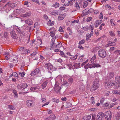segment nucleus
Segmentation results:
<instances>
[{"instance_id": "8fccbe9b", "label": "nucleus", "mask_w": 120, "mask_h": 120, "mask_svg": "<svg viewBox=\"0 0 120 120\" xmlns=\"http://www.w3.org/2000/svg\"><path fill=\"white\" fill-rule=\"evenodd\" d=\"M49 34L51 37L53 38H56V37H55V34L53 32H50Z\"/></svg>"}, {"instance_id": "f03ea898", "label": "nucleus", "mask_w": 120, "mask_h": 120, "mask_svg": "<svg viewBox=\"0 0 120 120\" xmlns=\"http://www.w3.org/2000/svg\"><path fill=\"white\" fill-rule=\"evenodd\" d=\"M98 54L99 56L104 58L106 56V53L105 50L103 49H100L98 52Z\"/></svg>"}, {"instance_id": "774afa93", "label": "nucleus", "mask_w": 120, "mask_h": 120, "mask_svg": "<svg viewBox=\"0 0 120 120\" xmlns=\"http://www.w3.org/2000/svg\"><path fill=\"white\" fill-rule=\"evenodd\" d=\"M114 52L116 53L119 54L120 55V50H118L115 51Z\"/></svg>"}, {"instance_id": "0eeeda50", "label": "nucleus", "mask_w": 120, "mask_h": 120, "mask_svg": "<svg viewBox=\"0 0 120 120\" xmlns=\"http://www.w3.org/2000/svg\"><path fill=\"white\" fill-rule=\"evenodd\" d=\"M104 114L102 112L98 113V120H103L104 119Z\"/></svg>"}, {"instance_id": "09e8293b", "label": "nucleus", "mask_w": 120, "mask_h": 120, "mask_svg": "<svg viewBox=\"0 0 120 120\" xmlns=\"http://www.w3.org/2000/svg\"><path fill=\"white\" fill-rule=\"evenodd\" d=\"M85 60V59L79 57V61L82 62Z\"/></svg>"}, {"instance_id": "9b49d317", "label": "nucleus", "mask_w": 120, "mask_h": 120, "mask_svg": "<svg viewBox=\"0 0 120 120\" xmlns=\"http://www.w3.org/2000/svg\"><path fill=\"white\" fill-rule=\"evenodd\" d=\"M88 66L90 68H95L96 67H97V65L95 64H88Z\"/></svg>"}, {"instance_id": "2f4dec72", "label": "nucleus", "mask_w": 120, "mask_h": 120, "mask_svg": "<svg viewBox=\"0 0 120 120\" xmlns=\"http://www.w3.org/2000/svg\"><path fill=\"white\" fill-rule=\"evenodd\" d=\"M30 52V50L28 49H26L25 50V51H24L23 53H22V54H24L25 55L27 53H29Z\"/></svg>"}, {"instance_id": "de8ad7c7", "label": "nucleus", "mask_w": 120, "mask_h": 120, "mask_svg": "<svg viewBox=\"0 0 120 120\" xmlns=\"http://www.w3.org/2000/svg\"><path fill=\"white\" fill-rule=\"evenodd\" d=\"M37 54V52H34L32 53L30 55V56H35Z\"/></svg>"}, {"instance_id": "5fc2aeb1", "label": "nucleus", "mask_w": 120, "mask_h": 120, "mask_svg": "<svg viewBox=\"0 0 120 120\" xmlns=\"http://www.w3.org/2000/svg\"><path fill=\"white\" fill-rule=\"evenodd\" d=\"M50 102L49 101L47 102H46L44 104H43L42 105V107H43L45 106L48 105L49 104V103H50Z\"/></svg>"}, {"instance_id": "0e129e2a", "label": "nucleus", "mask_w": 120, "mask_h": 120, "mask_svg": "<svg viewBox=\"0 0 120 120\" xmlns=\"http://www.w3.org/2000/svg\"><path fill=\"white\" fill-rule=\"evenodd\" d=\"M59 31L60 32H64L63 30L62 27L60 26L59 28Z\"/></svg>"}, {"instance_id": "338daca9", "label": "nucleus", "mask_w": 120, "mask_h": 120, "mask_svg": "<svg viewBox=\"0 0 120 120\" xmlns=\"http://www.w3.org/2000/svg\"><path fill=\"white\" fill-rule=\"evenodd\" d=\"M16 31L19 34H21V30L18 28H16Z\"/></svg>"}, {"instance_id": "c85d7f7f", "label": "nucleus", "mask_w": 120, "mask_h": 120, "mask_svg": "<svg viewBox=\"0 0 120 120\" xmlns=\"http://www.w3.org/2000/svg\"><path fill=\"white\" fill-rule=\"evenodd\" d=\"M52 101L53 102H56V103H58L59 101V99L56 98H52Z\"/></svg>"}, {"instance_id": "4be33fe9", "label": "nucleus", "mask_w": 120, "mask_h": 120, "mask_svg": "<svg viewBox=\"0 0 120 120\" xmlns=\"http://www.w3.org/2000/svg\"><path fill=\"white\" fill-rule=\"evenodd\" d=\"M82 13L84 16L88 14V9H86L82 11Z\"/></svg>"}, {"instance_id": "bb28decb", "label": "nucleus", "mask_w": 120, "mask_h": 120, "mask_svg": "<svg viewBox=\"0 0 120 120\" xmlns=\"http://www.w3.org/2000/svg\"><path fill=\"white\" fill-rule=\"evenodd\" d=\"M49 117L50 120H54L56 118V116L54 115H50Z\"/></svg>"}, {"instance_id": "2eb2a0df", "label": "nucleus", "mask_w": 120, "mask_h": 120, "mask_svg": "<svg viewBox=\"0 0 120 120\" xmlns=\"http://www.w3.org/2000/svg\"><path fill=\"white\" fill-rule=\"evenodd\" d=\"M52 66L50 64H47L46 65L45 68L48 70H51L52 69Z\"/></svg>"}, {"instance_id": "5701e85b", "label": "nucleus", "mask_w": 120, "mask_h": 120, "mask_svg": "<svg viewBox=\"0 0 120 120\" xmlns=\"http://www.w3.org/2000/svg\"><path fill=\"white\" fill-rule=\"evenodd\" d=\"M48 82L47 81H46L42 84V88L44 89L46 87Z\"/></svg>"}, {"instance_id": "37998d69", "label": "nucleus", "mask_w": 120, "mask_h": 120, "mask_svg": "<svg viewBox=\"0 0 120 120\" xmlns=\"http://www.w3.org/2000/svg\"><path fill=\"white\" fill-rule=\"evenodd\" d=\"M91 36L89 34H87L86 35V40L87 41L91 37Z\"/></svg>"}, {"instance_id": "7ed1b4c3", "label": "nucleus", "mask_w": 120, "mask_h": 120, "mask_svg": "<svg viewBox=\"0 0 120 120\" xmlns=\"http://www.w3.org/2000/svg\"><path fill=\"white\" fill-rule=\"evenodd\" d=\"M112 114L110 111H108L105 114V117L107 120H110L112 117Z\"/></svg>"}, {"instance_id": "b1692460", "label": "nucleus", "mask_w": 120, "mask_h": 120, "mask_svg": "<svg viewBox=\"0 0 120 120\" xmlns=\"http://www.w3.org/2000/svg\"><path fill=\"white\" fill-rule=\"evenodd\" d=\"M114 76V73L113 72H110L108 75V78L111 79Z\"/></svg>"}, {"instance_id": "4468645a", "label": "nucleus", "mask_w": 120, "mask_h": 120, "mask_svg": "<svg viewBox=\"0 0 120 120\" xmlns=\"http://www.w3.org/2000/svg\"><path fill=\"white\" fill-rule=\"evenodd\" d=\"M97 80H96V81H94V83L93 84V86L94 88L93 90H96L98 88V86H97Z\"/></svg>"}, {"instance_id": "e2e57ef3", "label": "nucleus", "mask_w": 120, "mask_h": 120, "mask_svg": "<svg viewBox=\"0 0 120 120\" xmlns=\"http://www.w3.org/2000/svg\"><path fill=\"white\" fill-rule=\"evenodd\" d=\"M37 89V87H31L30 89V90L31 91H34Z\"/></svg>"}, {"instance_id": "69168bd1", "label": "nucleus", "mask_w": 120, "mask_h": 120, "mask_svg": "<svg viewBox=\"0 0 120 120\" xmlns=\"http://www.w3.org/2000/svg\"><path fill=\"white\" fill-rule=\"evenodd\" d=\"M105 25V24L104 23H102V24L99 27V29L100 30H101L102 29V26H104Z\"/></svg>"}, {"instance_id": "f8f14e48", "label": "nucleus", "mask_w": 120, "mask_h": 120, "mask_svg": "<svg viewBox=\"0 0 120 120\" xmlns=\"http://www.w3.org/2000/svg\"><path fill=\"white\" fill-rule=\"evenodd\" d=\"M10 60L12 62L15 63L18 61V59L17 57L15 56L14 57H13L11 58Z\"/></svg>"}, {"instance_id": "f257e3e1", "label": "nucleus", "mask_w": 120, "mask_h": 120, "mask_svg": "<svg viewBox=\"0 0 120 120\" xmlns=\"http://www.w3.org/2000/svg\"><path fill=\"white\" fill-rule=\"evenodd\" d=\"M115 83L114 81H109L108 80H105V87L107 88H111V87L115 86Z\"/></svg>"}, {"instance_id": "412c9836", "label": "nucleus", "mask_w": 120, "mask_h": 120, "mask_svg": "<svg viewBox=\"0 0 120 120\" xmlns=\"http://www.w3.org/2000/svg\"><path fill=\"white\" fill-rule=\"evenodd\" d=\"M113 94H114L120 95V91L118 90H113L112 91Z\"/></svg>"}, {"instance_id": "72a5a7b5", "label": "nucleus", "mask_w": 120, "mask_h": 120, "mask_svg": "<svg viewBox=\"0 0 120 120\" xmlns=\"http://www.w3.org/2000/svg\"><path fill=\"white\" fill-rule=\"evenodd\" d=\"M60 6V4L57 2H56L52 6L55 8L58 7Z\"/></svg>"}, {"instance_id": "ea45409f", "label": "nucleus", "mask_w": 120, "mask_h": 120, "mask_svg": "<svg viewBox=\"0 0 120 120\" xmlns=\"http://www.w3.org/2000/svg\"><path fill=\"white\" fill-rule=\"evenodd\" d=\"M110 23L112 25V26H114L116 25L114 24V20L113 19H111L110 20Z\"/></svg>"}, {"instance_id": "c756f323", "label": "nucleus", "mask_w": 120, "mask_h": 120, "mask_svg": "<svg viewBox=\"0 0 120 120\" xmlns=\"http://www.w3.org/2000/svg\"><path fill=\"white\" fill-rule=\"evenodd\" d=\"M82 29H83L85 31H87L89 29V27L88 26H86L84 27H82Z\"/></svg>"}, {"instance_id": "423d86ee", "label": "nucleus", "mask_w": 120, "mask_h": 120, "mask_svg": "<svg viewBox=\"0 0 120 120\" xmlns=\"http://www.w3.org/2000/svg\"><path fill=\"white\" fill-rule=\"evenodd\" d=\"M10 6V3L8 2L3 7L4 9L7 11V12L10 10V8H11V7Z\"/></svg>"}, {"instance_id": "393cba45", "label": "nucleus", "mask_w": 120, "mask_h": 120, "mask_svg": "<svg viewBox=\"0 0 120 120\" xmlns=\"http://www.w3.org/2000/svg\"><path fill=\"white\" fill-rule=\"evenodd\" d=\"M55 41V40L54 39L52 38V39L51 40V46L52 48V47L54 46V45H55V44L54 43V41Z\"/></svg>"}, {"instance_id": "3c124183", "label": "nucleus", "mask_w": 120, "mask_h": 120, "mask_svg": "<svg viewBox=\"0 0 120 120\" xmlns=\"http://www.w3.org/2000/svg\"><path fill=\"white\" fill-rule=\"evenodd\" d=\"M93 9L92 8H90L89 9H88V14H89L90 13L92 12L93 11Z\"/></svg>"}, {"instance_id": "cd10ccee", "label": "nucleus", "mask_w": 120, "mask_h": 120, "mask_svg": "<svg viewBox=\"0 0 120 120\" xmlns=\"http://www.w3.org/2000/svg\"><path fill=\"white\" fill-rule=\"evenodd\" d=\"M96 60L95 56H94L92 57L90 60V61L92 63L95 62Z\"/></svg>"}, {"instance_id": "e433bc0d", "label": "nucleus", "mask_w": 120, "mask_h": 120, "mask_svg": "<svg viewBox=\"0 0 120 120\" xmlns=\"http://www.w3.org/2000/svg\"><path fill=\"white\" fill-rule=\"evenodd\" d=\"M41 100L42 102L43 103H45L46 101V98H44L43 97H42V95H41Z\"/></svg>"}, {"instance_id": "f704fd0d", "label": "nucleus", "mask_w": 120, "mask_h": 120, "mask_svg": "<svg viewBox=\"0 0 120 120\" xmlns=\"http://www.w3.org/2000/svg\"><path fill=\"white\" fill-rule=\"evenodd\" d=\"M62 43L60 42L56 46V47L57 49H60Z\"/></svg>"}, {"instance_id": "aec40b11", "label": "nucleus", "mask_w": 120, "mask_h": 120, "mask_svg": "<svg viewBox=\"0 0 120 120\" xmlns=\"http://www.w3.org/2000/svg\"><path fill=\"white\" fill-rule=\"evenodd\" d=\"M91 115H88L87 116H84L83 119L84 120H89L91 118Z\"/></svg>"}, {"instance_id": "13d9d810", "label": "nucleus", "mask_w": 120, "mask_h": 120, "mask_svg": "<svg viewBox=\"0 0 120 120\" xmlns=\"http://www.w3.org/2000/svg\"><path fill=\"white\" fill-rule=\"evenodd\" d=\"M85 43V40H82L79 41V44L81 45L82 44H83Z\"/></svg>"}, {"instance_id": "6e6552de", "label": "nucleus", "mask_w": 120, "mask_h": 120, "mask_svg": "<svg viewBox=\"0 0 120 120\" xmlns=\"http://www.w3.org/2000/svg\"><path fill=\"white\" fill-rule=\"evenodd\" d=\"M40 70L39 68H37L34 71L32 72L30 74L31 76L35 75L39 73Z\"/></svg>"}, {"instance_id": "f3484780", "label": "nucleus", "mask_w": 120, "mask_h": 120, "mask_svg": "<svg viewBox=\"0 0 120 120\" xmlns=\"http://www.w3.org/2000/svg\"><path fill=\"white\" fill-rule=\"evenodd\" d=\"M66 15V13H64L63 14L60 15L58 16V19L60 20H63L64 19Z\"/></svg>"}, {"instance_id": "4c0bfd02", "label": "nucleus", "mask_w": 120, "mask_h": 120, "mask_svg": "<svg viewBox=\"0 0 120 120\" xmlns=\"http://www.w3.org/2000/svg\"><path fill=\"white\" fill-rule=\"evenodd\" d=\"M115 80L117 81V82H120V76H117L115 77Z\"/></svg>"}, {"instance_id": "a211bd4d", "label": "nucleus", "mask_w": 120, "mask_h": 120, "mask_svg": "<svg viewBox=\"0 0 120 120\" xmlns=\"http://www.w3.org/2000/svg\"><path fill=\"white\" fill-rule=\"evenodd\" d=\"M115 86L114 88L117 89L118 88L120 87V82H116L115 81Z\"/></svg>"}, {"instance_id": "20e7f679", "label": "nucleus", "mask_w": 120, "mask_h": 120, "mask_svg": "<svg viewBox=\"0 0 120 120\" xmlns=\"http://www.w3.org/2000/svg\"><path fill=\"white\" fill-rule=\"evenodd\" d=\"M28 85L27 84L25 83L21 84L18 85L17 86L18 89L21 90H23Z\"/></svg>"}, {"instance_id": "6e6d98bb", "label": "nucleus", "mask_w": 120, "mask_h": 120, "mask_svg": "<svg viewBox=\"0 0 120 120\" xmlns=\"http://www.w3.org/2000/svg\"><path fill=\"white\" fill-rule=\"evenodd\" d=\"M109 34L112 37L114 36H115V34L112 31H110L109 33Z\"/></svg>"}, {"instance_id": "58836bf2", "label": "nucleus", "mask_w": 120, "mask_h": 120, "mask_svg": "<svg viewBox=\"0 0 120 120\" xmlns=\"http://www.w3.org/2000/svg\"><path fill=\"white\" fill-rule=\"evenodd\" d=\"M9 108L11 110H14L15 109V107L14 106L10 105L8 106Z\"/></svg>"}, {"instance_id": "bf43d9fd", "label": "nucleus", "mask_w": 120, "mask_h": 120, "mask_svg": "<svg viewBox=\"0 0 120 120\" xmlns=\"http://www.w3.org/2000/svg\"><path fill=\"white\" fill-rule=\"evenodd\" d=\"M12 76L14 77H16L18 75L16 72H13L12 74Z\"/></svg>"}, {"instance_id": "473e14b6", "label": "nucleus", "mask_w": 120, "mask_h": 120, "mask_svg": "<svg viewBox=\"0 0 120 120\" xmlns=\"http://www.w3.org/2000/svg\"><path fill=\"white\" fill-rule=\"evenodd\" d=\"M68 82L70 84H71L73 81V79L71 77H70L68 79Z\"/></svg>"}, {"instance_id": "79ce46f5", "label": "nucleus", "mask_w": 120, "mask_h": 120, "mask_svg": "<svg viewBox=\"0 0 120 120\" xmlns=\"http://www.w3.org/2000/svg\"><path fill=\"white\" fill-rule=\"evenodd\" d=\"M54 22L53 21H52V22H51V20H49V21L47 23V24L49 25L52 26L54 25Z\"/></svg>"}, {"instance_id": "49530a36", "label": "nucleus", "mask_w": 120, "mask_h": 120, "mask_svg": "<svg viewBox=\"0 0 120 120\" xmlns=\"http://www.w3.org/2000/svg\"><path fill=\"white\" fill-rule=\"evenodd\" d=\"M120 118V115L118 113L116 114V119L117 120H119Z\"/></svg>"}, {"instance_id": "a19ab883", "label": "nucleus", "mask_w": 120, "mask_h": 120, "mask_svg": "<svg viewBox=\"0 0 120 120\" xmlns=\"http://www.w3.org/2000/svg\"><path fill=\"white\" fill-rule=\"evenodd\" d=\"M88 4L87 2L86 1L84 2L83 4V6L84 8L86 7L87 6Z\"/></svg>"}, {"instance_id": "7c9ffc66", "label": "nucleus", "mask_w": 120, "mask_h": 120, "mask_svg": "<svg viewBox=\"0 0 120 120\" xmlns=\"http://www.w3.org/2000/svg\"><path fill=\"white\" fill-rule=\"evenodd\" d=\"M10 6L11 8H13L14 7H16L17 6V4L14 3H12L11 4L10 3Z\"/></svg>"}, {"instance_id": "603ef678", "label": "nucleus", "mask_w": 120, "mask_h": 120, "mask_svg": "<svg viewBox=\"0 0 120 120\" xmlns=\"http://www.w3.org/2000/svg\"><path fill=\"white\" fill-rule=\"evenodd\" d=\"M79 64L75 63L74 64L73 66L75 68H76L79 67Z\"/></svg>"}, {"instance_id": "864d4df0", "label": "nucleus", "mask_w": 120, "mask_h": 120, "mask_svg": "<svg viewBox=\"0 0 120 120\" xmlns=\"http://www.w3.org/2000/svg\"><path fill=\"white\" fill-rule=\"evenodd\" d=\"M91 101L92 102V104H94L95 103L94 99V97H92L91 98Z\"/></svg>"}, {"instance_id": "052dcab7", "label": "nucleus", "mask_w": 120, "mask_h": 120, "mask_svg": "<svg viewBox=\"0 0 120 120\" xmlns=\"http://www.w3.org/2000/svg\"><path fill=\"white\" fill-rule=\"evenodd\" d=\"M92 20V18L91 17H89L88 18L86 19V21L87 22H89Z\"/></svg>"}, {"instance_id": "c9c22d12", "label": "nucleus", "mask_w": 120, "mask_h": 120, "mask_svg": "<svg viewBox=\"0 0 120 120\" xmlns=\"http://www.w3.org/2000/svg\"><path fill=\"white\" fill-rule=\"evenodd\" d=\"M13 92L15 94L14 97L16 98H17L18 97V94L17 92L15 90H13Z\"/></svg>"}, {"instance_id": "dca6fc26", "label": "nucleus", "mask_w": 120, "mask_h": 120, "mask_svg": "<svg viewBox=\"0 0 120 120\" xmlns=\"http://www.w3.org/2000/svg\"><path fill=\"white\" fill-rule=\"evenodd\" d=\"M26 23L27 24L29 25H32L33 23V22L32 20L30 19H28L25 21Z\"/></svg>"}, {"instance_id": "1a4fd4ad", "label": "nucleus", "mask_w": 120, "mask_h": 120, "mask_svg": "<svg viewBox=\"0 0 120 120\" xmlns=\"http://www.w3.org/2000/svg\"><path fill=\"white\" fill-rule=\"evenodd\" d=\"M31 14V12L29 11L26 12L25 14L22 15V16L24 18L29 17L30 16Z\"/></svg>"}, {"instance_id": "4d7b16f0", "label": "nucleus", "mask_w": 120, "mask_h": 120, "mask_svg": "<svg viewBox=\"0 0 120 120\" xmlns=\"http://www.w3.org/2000/svg\"><path fill=\"white\" fill-rule=\"evenodd\" d=\"M19 75L22 77H23L25 74V73L24 72H20L19 73Z\"/></svg>"}, {"instance_id": "6ab92c4d", "label": "nucleus", "mask_w": 120, "mask_h": 120, "mask_svg": "<svg viewBox=\"0 0 120 120\" xmlns=\"http://www.w3.org/2000/svg\"><path fill=\"white\" fill-rule=\"evenodd\" d=\"M50 13L52 15H58V11L56 10H54L52 11H51Z\"/></svg>"}, {"instance_id": "680f3d73", "label": "nucleus", "mask_w": 120, "mask_h": 120, "mask_svg": "<svg viewBox=\"0 0 120 120\" xmlns=\"http://www.w3.org/2000/svg\"><path fill=\"white\" fill-rule=\"evenodd\" d=\"M116 49V47H112L110 48V51L111 52L113 50L115 49Z\"/></svg>"}, {"instance_id": "a878e982", "label": "nucleus", "mask_w": 120, "mask_h": 120, "mask_svg": "<svg viewBox=\"0 0 120 120\" xmlns=\"http://www.w3.org/2000/svg\"><path fill=\"white\" fill-rule=\"evenodd\" d=\"M68 2L69 3H68L63 4V5L66 6H68L69 4H70V5H72L73 4V2L71 1H68Z\"/></svg>"}, {"instance_id": "c03bdc74", "label": "nucleus", "mask_w": 120, "mask_h": 120, "mask_svg": "<svg viewBox=\"0 0 120 120\" xmlns=\"http://www.w3.org/2000/svg\"><path fill=\"white\" fill-rule=\"evenodd\" d=\"M75 6L77 9H79L80 8V7L79 5V4L77 3H75Z\"/></svg>"}, {"instance_id": "39448f33", "label": "nucleus", "mask_w": 120, "mask_h": 120, "mask_svg": "<svg viewBox=\"0 0 120 120\" xmlns=\"http://www.w3.org/2000/svg\"><path fill=\"white\" fill-rule=\"evenodd\" d=\"M34 101L32 100H27L26 102V104L29 107H31L34 105Z\"/></svg>"}, {"instance_id": "a18cd8bd", "label": "nucleus", "mask_w": 120, "mask_h": 120, "mask_svg": "<svg viewBox=\"0 0 120 120\" xmlns=\"http://www.w3.org/2000/svg\"><path fill=\"white\" fill-rule=\"evenodd\" d=\"M114 55H110V58L111 59H110V60H111V61H113V59L115 58H114Z\"/></svg>"}, {"instance_id": "9d476101", "label": "nucleus", "mask_w": 120, "mask_h": 120, "mask_svg": "<svg viewBox=\"0 0 120 120\" xmlns=\"http://www.w3.org/2000/svg\"><path fill=\"white\" fill-rule=\"evenodd\" d=\"M10 34L12 37L14 39H16L17 36L14 30H12L10 32Z\"/></svg>"}, {"instance_id": "ddd939ff", "label": "nucleus", "mask_w": 120, "mask_h": 120, "mask_svg": "<svg viewBox=\"0 0 120 120\" xmlns=\"http://www.w3.org/2000/svg\"><path fill=\"white\" fill-rule=\"evenodd\" d=\"M116 45L115 43L114 42L111 41H109L108 43L106 45V47H108L109 46H115Z\"/></svg>"}]
</instances>
